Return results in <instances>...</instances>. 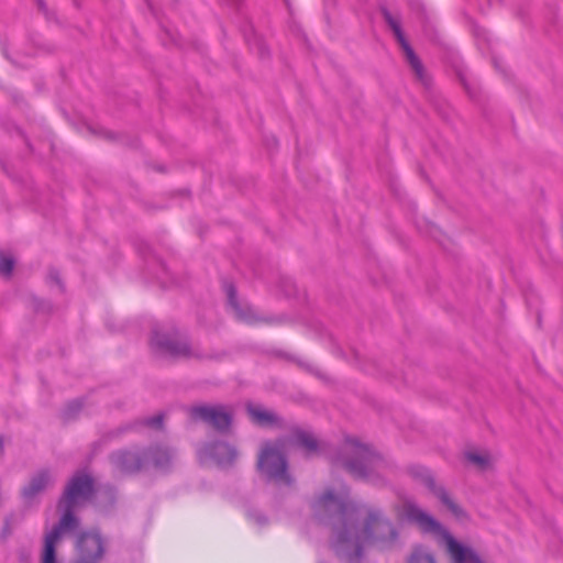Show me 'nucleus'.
Returning <instances> with one entry per match:
<instances>
[{
    "mask_svg": "<svg viewBox=\"0 0 563 563\" xmlns=\"http://www.w3.org/2000/svg\"><path fill=\"white\" fill-rule=\"evenodd\" d=\"M312 509L320 521L331 526L333 550L347 563L358 562L369 545L384 549L397 540L395 526L379 509L350 500L346 492H324Z\"/></svg>",
    "mask_w": 563,
    "mask_h": 563,
    "instance_id": "f257e3e1",
    "label": "nucleus"
},
{
    "mask_svg": "<svg viewBox=\"0 0 563 563\" xmlns=\"http://www.w3.org/2000/svg\"><path fill=\"white\" fill-rule=\"evenodd\" d=\"M336 463L341 464L352 476L372 484H380L393 472V462L374 451L357 439H346L343 455Z\"/></svg>",
    "mask_w": 563,
    "mask_h": 563,
    "instance_id": "f03ea898",
    "label": "nucleus"
},
{
    "mask_svg": "<svg viewBox=\"0 0 563 563\" xmlns=\"http://www.w3.org/2000/svg\"><path fill=\"white\" fill-rule=\"evenodd\" d=\"M398 514L407 521L415 523L421 531L443 537L453 563H483L473 550L459 543L435 518L415 501H402Z\"/></svg>",
    "mask_w": 563,
    "mask_h": 563,
    "instance_id": "7ed1b4c3",
    "label": "nucleus"
},
{
    "mask_svg": "<svg viewBox=\"0 0 563 563\" xmlns=\"http://www.w3.org/2000/svg\"><path fill=\"white\" fill-rule=\"evenodd\" d=\"M173 459V452L168 448L163 446L152 449L144 457H141L137 452L132 451H118L110 457L113 468L121 474L135 473L150 462L155 467L165 470Z\"/></svg>",
    "mask_w": 563,
    "mask_h": 563,
    "instance_id": "20e7f679",
    "label": "nucleus"
},
{
    "mask_svg": "<svg viewBox=\"0 0 563 563\" xmlns=\"http://www.w3.org/2000/svg\"><path fill=\"white\" fill-rule=\"evenodd\" d=\"M284 442L266 443L260 455L257 466L268 479L290 485L292 479L287 472V460L284 453Z\"/></svg>",
    "mask_w": 563,
    "mask_h": 563,
    "instance_id": "39448f33",
    "label": "nucleus"
},
{
    "mask_svg": "<svg viewBox=\"0 0 563 563\" xmlns=\"http://www.w3.org/2000/svg\"><path fill=\"white\" fill-rule=\"evenodd\" d=\"M93 493L92 478L84 473H77L69 481L64 495L59 501V507L63 508L66 516L69 514L74 516V509L90 499Z\"/></svg>",
    "mask_w": 563,
    "mask_h": 563,
    "instance_id": "423d86ee",
    "label": "nucleus"
},
{
    "mask_svg": "<svg viewBox=\"0 0 563 563\" xmlns=\"http://www.w3.org/2000/svg\"><path fill=\"white\" fill-rule=\"evenodd\" d=\"M151 346L153 351L164 357H200L186 340L179 339L177 335H168L155 330L151 338Z\"/></svg>",
    "mask_w": 563,
    "mask_h": 563,
    "instance_id": "0eeeda50",
    "label": "nucleus"
},
{
    "mask_svg": "<svg viewBox=\"0 0 563 563\" xmlns=\"http://www.w3.org/2000/svg\"><path fill=\"white\" fill-rule=\"evenodd\" d=\"M412 478L424 485L455 517L464 515L462 508L451 498L446 489L438 485L432 473L420 465H413L409 468Z\"/></svg>",
    "mask_w": 563,
    "mask_h": 563,
    "instance_id": "6e6552de",
    "label": "nucleus"
},
{
    "mask_svg": "<svg viewBox=\"0 0 563 563\" xmlns=\"http://www.w3.org/2000/svg\"><path fill=\"white\" fill-rule=\"evenodd\" d=\"M412 478L424 485L455 517L464 515L462 508L451 498L446 489L438 485L432 473L420 465H413L409 468Z\"/></svg>",
    "mask_w": 563,
    "mask_h": 563,
    "instance_id": "1a4fd4ad",
    "label": "nucleus"
},
{
    "mask_svg": "<svg viewBox=\"0 0 563 563\" xmlns=\"http://www.w3.org/2000/svg\"><path fill=\"white\" fill-rule=\"evenodd\" d=\"M189 412L194 420H201L220 432L227 431L232 422L231 410L220 405L195 406Z\"/></svg>",
    "mask_w": 563,
    "mask_h": 563,
    "instance_id": "9d476101",
    "label": "nucleus"
},
{
    "mask_svg": "<svg viewBox=\"0 0 563 563\" xmlns=\"http://www.w3.org/2000/svg\"><path fill=\"white\" fill-rule=\"evenodd\" d=\"M78 519L75 516L67 514L62 516L58 525H56L46 536L44 543V552L42 563H56V544L60 536L65 531H70L77 528Z\"/></svg>",
    "mask_w": 563,
    "mask_h": 563,
    "instance_id": "9b49d317",
    "label": "nucleus"
},
{
    "mask_svg": "<svg viewBox=\"0 0 563 563\" xmlns=\"http://www.w3.org/2000/svg\"><path fill=\"white\" fill-rule=\"evenodd\" d=\"M198 454L201 462L213 461L222 467L231 465L238 457L235 448L227 442L205 444Z\"/></svg>",
    "mask_w": 563,
    "mask_h": 563,
    "instance_id": "f8f14e48",
    "label": "nucleus"
},
{
    "mask_svg": "<svg viewBox=\"0 0 563 563\" xmlns=\"http://www.w3.org/2000/svg\"><path fill=\"white\" fill-rule=\"evenodd\" d=\"M383 14H384V18H385L387 24L393 30L397 42L399 43L400 47L402 48L408 64L411 66L412 70L417 75V77L419 79L423 80V76H424L423 75V66H422L420 59L418 58V56L415 54L411 46L409 45L408 41L406 40V37L402 33L399 20L396 19L395 16H393L391 13L388 12L387 10H384Z\"/></svg>",
    "mask_w": 563,
    "mask_h": 563,
    "instance_id": "ddd939ff",
    "label": "nucleus"
},
{
    "mask_svg": "<svg viewBox=\"0 0 563 563\" xmlns=\"http://www.w3.org/2000/svg\"><path fill=\"white\" fill-rule=\"evenodd\" d=\"M78 563H96L104 552V543L98 532L82 533L77 542Z\"/></svg>",
    "mask_w": 563,
    "mask_h": 563,
    "instance_id": "4468645a",
    "label": "nucleus"
},
{
    "mask_svg": "<svg viewBox=\"0 0 563 563\" xmlns=\"http://www.w3.org/2000/svg\"><path fill=\"white\" fill-rule=\"evenodd\" d=\"M224 290H225V294L228 297L229 306H230L232 312L234 313V316L239 320H242L245 322H253L255 320V317H254V312H253L252 308L249 306L242 307L240 305V302L236 298L235 289H234L233 285L225 284Z\"/></svg>",
    "mask_w": 563,
    "mask_h": 563,
    "instance_id": "2eb2a0df",
    "label": "nucleus"
},
{
    "mask_svg": "<svg viewBox=\"0 0 563 563\" xmlns=\"http://www.w3.org/2000/svg\"><path fill=\"white\" fill-rule=\"evenodd\" d=\"M51 483V476L47 472L42 471L36 474L30 482V484L23 489V496L26 499H31L41 493Z\"/></svg>",
    "mask_w": 563,
    "mask_h": 563,
    "instance_id": "dca6fc26",
    "label": "nucleus"
},
{
    "mask_svg": "<svg viewBox=\"0 0 563 563\" xmlns=\"http://www.w3.org/2000/svg\"><path fill=\"white\" fill-rule=\"evenodd\" d=\"M464 456L468 463L482 471L488 470L495 462L494 455L487 451H467Z\"/></svg>",
    "mask_w": 563,
    "mask_h": 563,
    "instance_id": "f3484780",
    "label": "nucleus"
},
{
    "mask_svg": "<svg viewBox=\"0 0 563 563\" xmlns=\"http://www.w3.org/2000/svg\"><path fill=\"white\" fill-rule=\"evenodd\" d=\"M249 415L251 419L261 426H266L275 421V416L273 412L264 409L258 405H249L247 407Z\"/></svg>",
    "mask_w": 563,
    "mask_h": 563,
    "instance_id": "a211bd4d",
    "label": "nucleus"
},
{
    "mask_svg": "<svg viewBox=\"0 0 563 563\" xmlns=\"http://www.w3.org/2000/svg\"><path fill=\"white\" fill-rule=\"evenodd\" d=\"M294 439L296 444L303 448L307 453L318 452L321 448L313 434L307 431L296 432Z\"/></svg>",
    "mask_w": 563,
    "mask_h": 563,
    "instance_id": "6ab92c4d",
    "label": "nucleus"
},
{
    "mask_svg": "<svg viewBox=\"0 0 563 563\" xmlns=\"http://www.w3.org/2000/svg\"><path fill=\"white\" fill-rule=\"evenodd\" d=\"M409 563H435V560L427 550L417 548L411 554Z\"/></svg>",
    "mask_w": 563,
    "mask_h": 563,
    "instance_id": "aec40b11",
    "label": "nucleus"
},
{
    "mask_svg": "<svg viewBox=\"0 0 563 563\" xmlns=\"http://www.w3.org/2000/svg\"><path fill=\"white\" fill-rule=\"evenodd\" d=\"M14 261L11 255L0 252V274L9 277L13 271Z\"/></svg>",
    "mask_w": 563,
    "mask_h": 563,
    "instance_id": "412c9836",
    "label": "nucleus"
},
{
    "mask_svg": "<svg viewBox=\"0 0 563 563\" xmlns=\"http://www.w3.org/2000/svg\"><path fill=\"white\" fill-rule=\"evenodd\" d=\"M80 408H81V402H80L79 400L73 401V402H70V404L67 406V408L65 409L64 415H65V417H66L67 419H69V418H71V417H74V415H75L77 411H79V410H80Z\"/></svg>",
    "mask_w": 563,
    "mask_h": 563,
    "instance_id": "4be33fe9",
    "label": "nucleus"
},
{
    "mask_svg": "<svg viewBox=\"0 0 563 563\" xmlns=\"http://www.w3.org/2000/svg\"><path fill=\"white\" fill-rule=\"evenodd\" d=\"M163 415H156L155 417L147 419L146 424L153 428H159L163 423Z\"/></svg>",
    "mask_w": 563,
    "mask_h": 563,
    "instance_id": "5701e85b",
    "label": "nucleus"
},
{
    "mask_svg": "<svg viewBox=\"0 0 563 563\" xmlns=\"http://www.w3.org/2000/svg\"><path fill=\"white\" fill-rule=\"evenodd\" d=\"M251 517L255 520V522H257L258 525H263L266 522V519L264 516L260 515V514H253L251 515Z\"/></svg>",
    "mask_w": 563,
    "mask_h": 563,
    "instance_id": "b1692460",
    "label": "nucleus"
}]
</instances>
